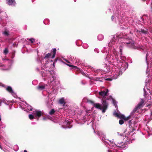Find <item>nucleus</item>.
<instances>
[{
  "label": "nucleus",
  "mask_w": 152,
  "mask_h": 152,
  "mask_svg": "<svg viewBox=\"0 0 152 152\" xmlns=\"http://www.w3.org/2000/svg\"><path fill=\"white\" fill-rule=\"evenodd\" d=\"M122 34L121 33H118L114 35L110 42L108 44L109 48L104 47L103 50L102 51L103 53H105V55H107L105 58L106 64L104 69V72L100 69H96L90 66H88L87 68H89L95 73L102 75L104 72L109 73L110 72V67H112V77L111 78L106 79V80L110 81L113 79H116L121 75L122 72L125 70L128 66V63L124 60V57H121L118 51L119 50L121 55H122V48L121 46L119 48L116 47L119 39L122 38Z\"/></svg>",
  "instance_id": "1"
},
{
  "label": "nucleus",
  "mask_w": 152,
  "mask_h": 152,
  "mask_svg": "<svg viewBox=\"0 0 152 152\" xmlns=\"http://www.w3.org/2000/svg\"><path fill=\"white\" fill-rule=\"evenodd\" d=\"M45 65H42L41 68L44 70L41 72V74L43 77L44 80L48 82V84L42 85V83H39L37 87V89L39 90H42L44 89L45 87L48 86H52L53 87L55 86L56 77L54 75L53 71H47L45 70V67H44Z\"/></svg>",
  "instance_id": "2"
},
{
  "label": "nucleus",
  "mask_w": 152,
  "mask_h": 152,
  "mask_svg": "<svg viewBox=\"0 0 152 152\" xmlns=\"http://www.w3.org/2000/svg\"><path fill=\"white\" fill-rule=\"evenodd\" d=\"M109 92L108 89H106L105 90H101L99 92V96L103 99H106V100H109L107 97V94ZM102 104L101 105L99 103L94 104V107L100 110H102V113H104L105 112L107 108L108 103L106 100H104L103 99L102 100Z\"/></svg>",
  "instance_id": "3"
},
{
  "label": "nucleus",
  "mask_w": 152,
  "mask_h": 152,
  "mask_svg": "<svg viewBox=\"0 0 152 152\" xmlns=\"http://www.w3.org/2000/svg\"><path fill=\"white\" fill-rule=\"evenodd\" d=\"M144 101L142 99H141L140 102L138 104L137 106L134 108L133 110L131 112L130 114L127 117H126L123 114H121L120 112L117 113L115 111L113 113L114 115L120 118L123 119L124 120L127 121L133 116L134 117L135 116L136 113H137L138 110L141 108L144 105Z\"/></svg>",
  "instance_id": "4"
},
{
  "label": "nucleus",
  "mask_w": 152,
  "mask_h": 152,
  "mask_svg": "<svg viewBox=\"0 0 152 152\" xmlns=\"http://www.w3.org/2000/svg\"><path fill=\"white\" fill-rule=\"evenodd\" d=\"M124 142H118L117 144L114 143L113 142L109 141V142H106L104 141H103V142L106 145H108L110 147L107 146L108 148H110L111 149H115V148H118L120 150L125 149L126 147V145L127 143V142H130L129 141H126V140H124Z\"/></svg>",
  "instance_id": "5"
},
{
  "label": "nucleus",
  "mask_w": 152,
  "mask_h": 152,
  "mask_svg": "<svg viewBox=\"0 0 152 152\" xmlns=\"http://www.w3.org/2000/svg\"><path fill=\"white\" fill-rule=\"evenodd\" d=\"M33 112V114H31L29 115V118L30 119H33L35 117V118H39L42 115V113L39 110H36Z\"/></svg>",
  "instance_id": "6"
},
{
  "label": "nucleus",
  "mask_w": 152,
  "mask_h": 152,
  "mask_svg": "<svg viewBox=\"0 0 152 152\" xmlns=\"http://www.w3.org/2000/svg\"><path fill=\"white\" fill-rule=\"evenodd\" d=\"M5 62L7 63H8V65L7 66H4V65H2V67L1 69L4 70H8L11 68V66L12 64L13 63V61L11 60L6 59V60Z\"/></svg>",
  "instance_id": "7"
},
{
  "label": "nucleus",
  "mask_w": 152,
  "mask_h": 152,
  "mask_svg": "<svg viewBox=\"0 0 152 152\" xmlns=\"http://www.w3.org/2000/svg\"><path fill=\"white\" fill-rule=\"evenodd\" d=\"M25 103L26 104L25 107H23V105H20L21 108L24 110H26L27 112L31 110L32 109V107L26 103Z\"/></svg>",
  "instance_id": "8"
},
{
  "label": "nucleus",
  "mask_w": 152,
  "mask_h": 152,
  "mask_svg": "<svg viewBox=\"0 0 152 152\" xmlns=\"http://www.w3.org/2000/svg\"><path fill=\"white\" fill-rule=\"evenodd\" d=\"M126 43L128 47L132 48H136L134 46V41L132 39H130L129 41L128 42H126L124 43Z\"/></svg>",
  "instance_id": "9"
},
{
  "label": "nucleus",
  "mask_w": 152,
  "mask_h": 152,
  "mask_svg": "<svg viewBox=\"0 0 152 152\" xmlns=\"http://www.w3.org/2000/svg\"><path fill=\"white\" fill-rule=\"evenodd\" d=\"M72 58V61L73 62V64H75L77 65H79L81 64V61L80 59H79L72 57L71 56V58Z\"/></svg>",
  "instance_id": "10"
},
{
  "label": "nucleus",
  "mask_w": 152,
  "mask_h": 152,
  "mask_svg": "<svg viewBox=\"0 0 152 152\" xmlns=\"http://www.w3.org/2000/svg\"><path fill=\"white\" fill-rule=\"evenodd\" d=\"M6 90L10 93L15 98L17 96L16 94L13 91L12 88L10 86H8L6 88Z\"/></svg>",
  "instance_id": "11"
},
{
  "label": "nucleus",
  "mask_w": 152,
  "mask_h": 152,
  "mask_svg": "<svg viewBox=\"0 0 152 152\" xmlns=\"http://www.w3.org/2000/svg\"><path fill=\"white\" fill-rule=\"evenodd\" d=\"M7 4L12 6H15L16 4V2L15 0H6Z\"/></svg>",
  "instance_id": "12"
},
{
  "label": "nucleus",
  "mask_w": 152,
  "mask_h": 152,
  "mask_svg": "<svg viewBox=\"0 0 152 152\" xmlns=\"http://www.w3.org/2000/svg\"><path fill=\"white\" fill-rule=\"evenodd\" d=\"M117 13L115 14H114V15H113L111 17V19L112 20H113L114 19V17L116 20L117 19H118V20H120V19L121 18V16H120L119 14H118L119 13V12L118 11L117 12Z\"/></svg>",
  "instance_id": "13"
},
{
  "label": "nucleus",
  "mask_w": 152,
  "mask_h": 152,
  "mask_svg": "<svg viewBox=\"0 0 152 152\" xmlns=\"http://www.w3.org/2000/svg\"><path fill=\"white\" fill-rule=\"evenodd\" d=\"M64 124H66V127H63L64 128H70L72 127V126L71 125H70L71 123L69 121H67L65 122L64 123Z\"/></svg>",
  "instance_id": "14"
},
{
  "label": "nucleus",
  "mask_w": 152,
  "mask_h": 152,
  "mask_svg": "<svg viewBox=\"0 0 152 152\" xmlns=\"http://www.w3.org/2000/svg\"><path fill=\"white\" fill-rule=\"evenodd\" d=\"M148 82V80H145V86L144 87V88H143L144 92V96H145V95L146 94V90H145V88L147 89L150 92V90L149 89L147 88V82Z\"/></svg>",
  "instance_id": "15"
},
{
  "label": "nucleus",
  "mask_w": 152,
  "mask_h": 152,
  "mask_svg": "<svg viewBox=\"0 0 152 152\" xmlns=\"http://www.w3.org/2000/svg\"><path fill=\"white\" fill-rule=\"evenodd\" d=\"M110 98L112 99V102L113 105L115 106V107L117 109H118V106L117 105V102L113 99L111 96L110 97Z\"/></svg>",
  "instance_id": "16"
},
{
  "label": "nucleus",
  "mask_w": 152,
  "mask_h": 152,
  "mask_svg": "<svg viewBox=\"0 0 152 152\" xmlns=\"http://www.w3.org/2000/svg\"><path fill=\"white\" fill-rule=\"evenodd\" d=\"M59 102L60 104H62L63 105H64L65 104V102H64V99L63 98L60 99L59 100Z\"/></svg>",
  "instance_id": "17"
},
{
  "label": "nucleus",
  "mask_w": 152,
  "mask_h": 152,
  "mask_svg": "<svg viewBox=\"0 0 152 152\" xmlns=\"http://www.w3.org/2000/svg\"><path fill=\"white\" fill-rule=\"evenodd\" d=\"M104 38V36L101 34H99L97 37V39L98 40L101 41Z\"/></svg>",
  "instance_id": "18"
},
{
  "label": "nucleus",
  "mask_w": 152,
  "mask_h": 152,
  "mask_svg": "<svg viewBox=\"0 0 152 152\" xmlns=\"http://www.w3.org/2000/svg\"><path fill=\"white\" fill-rule=\"evenodd\" d=\"M97 134L99 136H102V137L104 136L103 133L100 131H97L96 132Z\"/></svg>",
  "instance_id": "19"
},
{
  "label": "nucleus",
  "mask_w": 152,
  "mask_h": 152,
  "mask_svg": "<svg viewBox=\"0 0 152 152\" xmlns=\"http://www.w3.org/2000/svg\"><path fill=\"white\" fill-rule=\"evenodd\" d=\"M9 31L7 30H5L2 32V34L3 35L6 36H8L9 35Z\"/></svg>",
  "instance_id": "20"
},
{
  "label": "nucleus",
  "mask_w": 152,
  "mask_h": 152,
  "mask_svg": "<svg viewBox=\"0 0 152 152\" xmlns=\"http://www.w3.org/2000/svg\"><path fill=\"white\" fill-rule=\"evenodd\" d=\"M51 56V54L50 53L47 54L44 57V59L50 57Z\"/></svg>",
  "instance_id": "21"
},
{
  "label": "nucleus",
  "mask_w": 152,
  "mask_h": 152,
  "mask_svg": "<svg viewBox=\"0 0 152 152\" xmlns=\"http://www.w3.org/2000/svg\"><path fill=\"white\" fill-rule=\"evenodd\" d=\"M55 111L54 109H52L49 112V114L50 115H52L54 113Z\"/></svg>",
  "instance_id": "22"
},
{
  "label": "nucleus",
  "mask_w": 152,
  "mask_h": 152,
  "mask_svg": "<svg viewBox=\"0 0 152 152\" xmlns=\"http://www.w3.org/2000/svg\"><path fill=\"white\" fill-rule=\"evenodd\" d=\"M141 32L142 33L145 34H148V32L147 31L145 30L144 29H141Z\"/></svg>",
  "instance_id": "23"
},
{
  "label": "nucleus",
  "mask_w": 152,
  "mask_h": 152,
  "mask_svg": "<svg viewBox=\"0 0 152 152\" xmlns=\"http://www.w3.org/2000/svg\"><path fill=\"white\" fill-rule=\"evenodd\" d=\"M4 53L5 55H6L8 53V50L7 48H5L4 50Z\"/></svg>",
  "instance_id": "24"
},
{
  "label": "nucleus",
  "mask_w": 152,
  "mask_h": 152,
  "mask_svg": "<svg viewBox=\"0 0 152 152\" xmlns=\"http://www.w3.org/2000/svg\"><path fill=\"white\" fill-rule=\"evenodd\" d=\"M83 46L84 48L86 49L88 47V45L86 43H84L83 44Z\"/></svg>",
  "instance_id": "25"
},
{
  "label": "nucleus",
  "mask_w": 152,
  "mask_h": 152,
  "mask_svg": "<svg viewBox=\"0 0 152 152\" xmlns=\"http://www.w3.org/2000/svg\"><path fill=\"white\" fill-rule=\"evenodd\" d=\"M28 40L31 43H33V42H34V41H35V39H34L33 38H30V39H28Z\"/></svg>",
  "instance_id": "26"
},
{
  "label": "nucleus",
  "mask_w": 152,
  "mask_h": 152,
  "mask_svg": "<svg viewBox=\"0 0 152 152\" xmlns=\"http://www.w3.org/2000/svg\"><path fill=\"white\" fill-rule=\"evenodd\" d=\"M148 54L147 53L146 54V62L147 64V65H148V61H147V60H148Z\"/></svg>",
  "instance_id": "27"
},
{
  "label": "nucleus",
  "mask_w": 152,
  "mask_h": 152,
  "mask_svg": "<svg viewBox=\"0 0 152 152\" xmlns=\"http://www.w3.org/2000/svg\"><path fill=\"white\" fill-rule=\"evenodd\" d=\"M119 123L121 125H122L124 123V122L123 120H120L119 121Z\"/></svg>",
  "instance_id": "28"
},
{
  "label": "nucleus",
  "mask_w": 152,
  "mask_h": 152,
  "mask_svg": "<svg viewBox=\"0 0 152 152\" xmlns=\"http://www.w3.org/2000/svg\"><path fill=\"white\" fill-rule=\"evenodd\" d=\"M14 148L16 149V150H15L16 151H17L19 149L18 146L17 145H16L14 146Z\"/></svg>",
  "instance_id": "29"
},
{
  "label": "nucleus",
  "mask_w": 152,
  "mask_h": 152,
  "mask_svg": "<svg viewBox=\"0 0 152 152\" xmlns=\"http://www.w3.org/2000/svg\"><path fill=\"white\" fill-rule=\"evenodd\" d=\"M56 48H54L53 49V52L54 54H56Z\"/></svg>",
  "instance_id": "30"
},
{
  "label": "nucleus",
  "mask_w": 152,
  "mask_h": 152,
  "mask_svg": "<svg viewBox=\"0 0 152 152\" xmlns=\"http://www.w3.org/2000/svg\"><path fill=\"white\" fill-rule=\"evenodd\" d=\"M94 51L95 52H96L97 53H98L99 51V50H98V49L97 48H95L94 50Z\"/></svg>",
  "instance_id": "31"
},
{
  "label": "nucleus",
  "mask_w": 152,
  "mask_h": 152,
  "mask_svg": "<svg viewBox=\"0 0 152 152\" xmlns=\"http://www.w3.org/2000/svg\"><path fill=\"white\" fill-rule=\"evenodd\" d=\"M102 77H97L96 78V81H98L99 80H100V79H102Z\"/></svg>",
  "instance_id": "32"
},
{
  "label": "nucleus",
  "mask_w": 152,
  "mask_h": 152,
  "mask_svg": "<svg viewBox=\"0 0 152 152\" xmlns=\"http://www.w3.org/2000/svg\"><path fill=\"white\" fill-rule=\"evenodd\" d=\"M55 54H53V56H52L51 57V58L52 59H53V58H54L55 57Z\"/></svg>",
  "instance_id": "33"
},
{
  "label": "nucleus",
  "mask_w": 152,
  "mask_h": 152,
  "mask_svg": "<svg viewBox=\"0 0 152 152\" xmlns=\"http://www.w3.org/2000/svg\"><path fill=\"white\" fill-rule=\"evenodd\" d=\"M0 86H2V87H5L4 85V84H3L1 83H0Z\"/></svg>",
  "instance_id": "34"
},
{
  "label": "nucleus",
  "mask_w": 152,
  "mask_h": 152,
  "mask_svg": "<svg viewBox=\"0 0 152 152\" xmlns=\"http://www.w3.org/2000/svg\"><path fill=\"white\" fill-rule=\"evenodd\" d=\"M123 138H124V139H125L126 138V139L127 138H128V137H126V136H124L123 137Z\"/></svg>",
  "instance_id": "35"
},
{
  "label": "nucleus",
  "mask_w": 152,
  "mask_h": 152,
  "mask_svg": "<svg viewBox=\"0 0 152 152\" xmlns=\"http://www.w3.org/2000/svg\"><path fill=\"white\" fill-rule=\"evenodd\" d=\"M150 132L149 133V134H152V129H150Z\"/></svg>",
  "instance_id": "36"
},
{
  "label": "nucleus",
  "mask_w": 152,
  "mask_h": 152,
  "mask_svg": "<svg viewBox=\"0 0 152 152\" xmlns=\"http://www.w3.org/2000/svg\"><path fill=\"white\" fill-rule=\"evenodd\" d=\"M66 65L69 66H72L71 65L69 64H66Z\"/></svg>",
  "instance_id": "37"
},
{
  "label": "nucleus",
  "mask_w": 152,
  "mask_h": 152,
  "mask_svg": "<svg viewBox=\"0 0 152 152\" xmlns=\"http://www.w3.org/2000/svg\"><path fill=\"white\" fill-rule=\"evenodd\" d=\"M64 60H65L68 63H69V62L68 61L66 60V59H65Z\"/></svg>",
  "instance_id": "38"
},
{
  "label": "nucleus",
  "mask_w": 152,
  "mask_h": 152,
  "mask_svg": "<svg viewBox=\"0 0 152 152\" xmlns=\"http://www.w3.org/2000/svg\"><path fill=\"white\" fill-rule=\"evenodd\" d=\"M148 68L147 69L146 71V73L147 74L148 73Z\"/></svg>",
  "instance_id": "39"
},
{
  "label": "nucleus",
  "mask_w": 152,
  "mask_h": 152,
  "mask_svg": "<svg viewBox=\"0 0 152 152\" xmlns=\"http://www.w3.org/2000/svg\"><path fill=\"white\" fill-rule=\"evenodd\" d=\"M0 148L2 150V148L1 145H0Z\"/></svg>",
  "instance_id": "40"
},
{
  "label": "nucleus",
  "mask_w": 152,
  "mask_h": 152,
  "mask_svg": "<svg viewBox=\"0 0 152 152\" xmlns=\"http://www.w3.org/2000/svg\"><path fill=\"white\" fill-rule=\"evenodd\" d=\"M24 152H27V151H26V150H24Z\"/></svg>",
  "instance_id": "41"
},
{
  "label": "nucleus",
  "mask_w": 152,
  "mask_h": 152,
  "mask_svg": "<svg viewBox=\"0 0 152 152\" xmlns=\"http://www.w3.org/2000/svg\"><path fill=\"white\" fill-rule=\"evenodd\" d=\"M43 119L44 120H45V119H46V118H43Z\"/></svg>",
  "instance_id": "42"
},
{
  "label": "nucleus",
  "mask_w": 152,
  "mask_h": 152,
  "mask_svg": "<svg viewBox=\"0 0 152 152\" xmlns=\"http://www.w3.org/2000/svg\"><path fill=\"white\" fill-rule=\"evenodd\" d=\"M151 116H152V112H151Z\"/></svg>",
  "instance_id": "43"
},
{
  "label": "nucleus",
  "mask_w": 152,
  "mask_h": 152,
  "mask_svg": "<svg viewBox=\"0 0 152 152\" xmlns=\"http://www.w3.org/2000/svg\"><path fill=\"white\" fill-rule=\"evenodd\" d=\"M37 70L38 71V70H39V69H38V68H37Z\"/></svg>",
  "instance_id": "44"
},
{
  "label": "nucleus",
  "mask_w": 152,
  "mask_h": 152,
  "mask_svg": "<svg viewBox=\"0 0 152 152\" xmlns=\"http://www.w3.org/2000/svg\"><path fill=\"white\" fill-rule=\"evenodd\" d=\"M94 132H95V130H94Z\"/></svg>",
  "instance_id": "45"
},
{
  "label": "nucleus",
  "mask_w": 152,
  "mask_h": 152,
  "mask_svg": "<svg viewBox=\"0 0 152 152\" xmlns=\"http://www.w3.org/2000/svg\"><path fill=\"white\" fill-rule=\"evenodd\" d=\"M2 150L3 151H4V149H3V148H2Z\"/></svg>",
  "instance_id": "46"
},
{
  "label": "nucleus",
  "mask_w": 152,
  "mask_h": 152,
  "mask_svg": "<svg viewBox=\"0 0 152 152\" xmlns=\"http://www.w3.org/2000/svg\"><path fill=\"white\" fill-rule=\"evenodd\" d=\"M73 66L74 67H75V66Z\"/></svg>",
  "instance_id": "47"
},
{
  "label": "nucleus",
  "mask_w": 152,
  "mask_h": 152,
  "mask_svg": "<svg viewBox=\"0 0 152 152\" xmlns=\"http://www.w3.org/2000/svg\"><path fill=\"white\" fill-rule=\"evenodd\" d=\"M76 0H74V1H76Z\"/></svg>",
  "instance_id": "48"
},
{
  "label": "nucleus",
  "mask_w": 152,
  "mask_h": 152,
  "mask_svg": "<svg viewBox=\"0 0 152 152\" xmlns=\"http://www.w3.org/2000/svg\"><path fill=\"white\" fill-rule=\"evenodd\" d=\"M127 131V130H126V131L125 132H126V131Z\"/></svg>",
  "instance_id": "49"
},
{
  "label": "nucleus",
  "mask_w": 152,
  "mask_h": 152,
  "mask_svg": "<svg viewBox=\"0 0 152 152\" xmlns=\"http://www.w3.org/2000/svg\"><path fill=\"white\" fill-rule=\"evenodd\" d=\"M37 120H38V119H38V118H37Z\"/></svg>",
  "instance_id": "50"
},
{
  "label": "nucleus",
  "mask_w": 152,
  "mask_h": 152,
  "mask_svg": "<svg viewBox=\"0 0 152 152\" xmlns=\"http://www.w3.org/2000/svg\"><path fill=\"white\" fill-rule=\"evenodd\" d=\"M54 65V63H53V65Z\"/></svg>",
  "instance_id": "51"
},
{
  "label": "nucleus",
  "mask_w": 152,
  "mask_h": 152,
  "mask_svg": "<svg viewBox=\"0 0 152 152\" xmlns=\"http://www.w3.org/2000/svg\"><path fill=\"white\" fill-rule=\"evenodd\" d=\"M32 1L33 2V0H32Z\"/></svg>",
  "instance_id": "52"
},
{
  "label": "nucleus",
  "mask_w": 152,
  "mask_h": 152,
  "mask_svg": "<svg viewBox=\"0 0 152 152\" xmlns=\"http://www.w3.org/2000/svg\"><path fill=\"white\" fill-rule=\"evenodd\" d=\"M151 31L152 32V30H151Z\"/></svg>",
  "instance_id": "53"
}]
</instances>
